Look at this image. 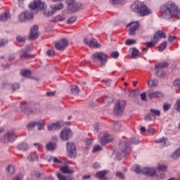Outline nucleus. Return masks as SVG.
Here are the masks:
<instances>
[{
  "label": "nucleus",
  "instance_id": "obj_1",
  "mask_svg": "<svg viewBox=\"0 0 180 180\" xmlns=\"http://www.w3.org/2000/svg\"><path fill=\"white\" fill-rule=\"evenodd\" d=\"M160 12L165 19H179L180 10L174 1H169L160 6Z\"/></svg>",
  "mask_w": 180,
  "mask_h": 180
},
{
  "label": "nucleus",
  "instance_id": "obj_2",
  "mask_svg": "<svg viewBox=\"0 0 180 180\" xmlns=\"http://www.w3.org/2000/svg\"><path fill=\"white\" fill-rule=\"evenodd\" d=\"M140 139L139 138L132 137L130 139L129 141H121L119 144V151L118 155L120 157H126V155H129L130 153H131V144L136 145L139 144Z\"/></svg>",
  "mask_w": 180,
  "mask_h": 180
},
{
  "label": "nucleus",
  "instance_id": "obj_3",
  "mask_svg": "<svg viewBox=\"0 0 180 180\" xmlns=\"http://www.w3.org/2000/svg\"><path fill=\"white\" fill-rule=\"evenodd\" d=\"M131 9L133 12H135V13L140 15V16H147V15L151 13V10L146 6L144 2L141 1H135L131 5Z\"/></svg>",
  "mask_w": 180,
  "mask_h": 180
},
{
  "label": "nucleus",
  "instance_id": "obj_4",
  "mask_svg": "<svg viewBox=\"0 0 180 180\" xmlns=\"http://www.w3.org/2000/svg\"><path fill=\"white\" fill-rule=\"evenodd\" d=\"M109 56L104 52H96L92 55V60L94 63H100L101 67H105L108 63Z\"/></svg>",
  "mask_w": 180,
  "mask_h": 180
},
{
  "label": "nucleus",
  "instance_id": "obj_5",
  "mask_svg": "<svg viewBox=\"0 0 180 180\" xmlns=\"http://www.w3.org/2000/svg\"><path fill=\"white\" fill-rule=\"evenodd\" d=\"M29 8L32 11H36V9L37 11H39V9L43 11L44 9H47V5L41 0H34L30 3Z\"/></svg>",
  "mask_w": 180,
  "mask_h": 180
},
{
  "label": "nucleus",
  "instance_id": "obj_6",
  "mask_svg": "<svg viewBox=\"0 0 180 180\" xmlns=\"http://www.w3.org/2000/svg\"><path fill=\"white\" fill-rule=\"evenodd\" d=\"M126 101L121 100L117 101L114 107V115H117V116H120L123 115L124 112V108H126Z\"/></svg>",
  "mask_w": 180,
  "mask_h": 180
},
{
  "label": "nucleus",
  "instance_id": "obj_7",
  "mask_svg": "<svg viewBox=\"0 0 180 180\" xmlns=\"http://www.w3.org/2000/svg\"><path fill=\"white\" fill-rule=\"evenodd\" d=\"M67 152L70 158H74L77 156V148L74 143L68 142L66 143Z\"/></svg>",
  "mask_w": 180,
  "mask_h": 180
},
{
  "label": "nucleus",
  "instance_id": "obj_8",
  "mask_svg": "<svg viewBox=\"0 0 180 180\" xmlns=\"http://www.w3.org/2000/svg\"><path fill=\"white\" fill-rule=\"evenodd\" d=\"M98 140L101 146H106L108 143L112 141V136L108 132H103L99 134Z\"/></svg>",
  "mask_w": 180,
  "mask_h": 180
},
{
  "label": "nucleus",
  "instance_id": "obj_9",
  "mask_svg": "<svg viewBox=\"0 0 180 180\" xmlns=\"http://www.w3.org/2000/svg\"><path fill=\"white\" fill-rule=\"evenodd\" d=\"M34 18V14H33L31 11H25L21 13L18 15V19L20 22H26V20H32Z\"/></svg>",
  "mask_w": 180,
  "mask_h": 180
},
{
  "label": "nucleus",
  "instance_id": "obj_10",
  "mask_svg": "<svg viewBox=\"0 0 180 180\" xmlns=\"http://www.w3.org/2000/svg\"><path fill=\"white\" fill-rule=\"evenodd\" d=\"M18 139V135L13 130L7 131V133L4 135V143H13L14 140Z\"/></svg>",
  "mask_w": 180,
  "mask_h": 180
},
{
  "label": "nucleus",
  "instance_id": "obj_11",
  "mask_svg": "<svg viewBox=\"0 0 180 180\" xmlns=\"http://www.w3.org/2000/svg\"><path fill=\"white\" fill-rule=\"evenodd\" d=\"M20 108H21L22 112H25L27 115H34V113H37L38 112L37 108L34 107L32 108H29L27 107V103L26 102L21 103Z\"/></svg>",
  "mask_w": 180,
  "mask_h": 180
},
{
  "label": "nucleus",
  "instance_id": "obj_12",
  "mask_svg": "<svg viewBox=\"0 0 180 180\" xmlns=\"http://www.w3.org/2000/svg\"><path fill=\"white\" fill-rule=\"evenodd\" d=\"M84 43L91 49H99L101 47V44L98 43V40L94 38H91L90 40L88 38H84Z\"/></svg>",
  "mask_w": 180,
  "mask_h": 180
},
{
  "label": "nucleus",
  "instance_id": "obj_13",
  "mask_svg": "<svg viewBox=\"0 0 180 180\" xmlns=\"http://www.w3.org/2000/svg\"><path fill=\"white\" fill-rule=\"evenodd\" d=\"M60 137L63 141H67V140L72 137V131L70 129H64L60 132Z\"/></svg>",
  "mask_w": 180,
  "mask_h": 180
},
{
  "label": "nucleus",
  "instance_id": "obj_14",
  "mask_svg": "<svg viewBox=\"0 0 180 180\" xmlns=\"http://www.w3.org/2000/svg\"><path fill=\"white\" fill-rule=\"evenodd\" d=\"M29 51H32V48L30 46H27L25 49L20 51L22 54L20 56V60H23L25 58H34L35 55L29 54Z\"/></svg>",
  "mask_w": 180,
  "mask_h": 180
},
{
  "label": "nucleus",
  "instance_id": "obj_15",
  "mask_svg": "<svg viewBox=\"0 0 180 180\" xmlns=\"http://www.w3.org/2000/svg\"><path fill=\"white\" fill-rule=\"evenodd\" d=\"M169 64L168 63V62H161L160 63H158L157 65H155V70H156L157 72V75H158V77H160V78H164V76L165 75V72H162V75H160V70H162V68H167V67H169Z\"/></svg>",
  "mask_w": 180,
  "mask_h": 180
},
{
  "label": "nucleus",
  "instance_id": "obj_16",
  "mask_svg": "<svg viewBox=\"0 0 180 180\" xmlns=\"http://www.w3.org/2000/svg\"><path fill=\"white\" fill-rule=\"evenodd\" d=\"M30 40H34L36 39H39V25H33V27L30 30V32L29 34Z\"/></svg>",
  "mask_w": 180,
  "mask_h": 180
},
{
  "label": "nucleus",
  "instance_id": "obj_17",
  "mask_svg": "<svg viewBox=\"0 0 180 180\" xmlns=\"http://www.w3.org/2000/svg\"><path fill=\"white\" fill-rule=\"evenodd\" d=\"M67 46H68V41L66 39H62L55 44V47L58 50V51H64Z\"/></svg>",
  "mask_w": 180,
  "mask_h": 180
},
{
  "label": "nucleus",
  "instance_id": "obj_18",
  "mask_svg": "<svg viewBox=\"0 0 180 180\" xmlns=\"http://www.w3.org/2000/svg\"><path fill=\"white\" fill-rule=\"evenodd\" d=\"M127 26H129V35L134 36V34H136V30L140 27V23H139V22H132L129 23Z\"/></svg>",
  "mask_w": 180,
  "mask_h": 180
},
{
  "label": "nucleus",
  "instance_id": "obj_19",
  "mask_svg": "<svg viewBox=\"0 0 180 180\" xmlns=\"http://www.w3.org/2000/svg\"><path fill=\"white\" fill-rule=\"evenodd\" d=\"M82 8V4L79 3H73V4H70L68 6V11L70 12H77Z\"/></svg>",
  "mask_w": 180,
  "mask_h": 180
},
{
  "label": "nucleus",
  "instance_id": "obj_20",
  "mask_svg": "<svg viewBox=\"0 0 180 180\" xmlns=\"http://www.w3.org/2000/svg\"><path fill=\"white\" fill-rule=\"evenodd\" d=\"M155 169L153 167H144L142 169V174L147 176H153V175H155Z\"/></svg>",
  "mask_w": 180,
  "mask_h": 180
},
{
  "label": "nucleus",
  "instance_id": "obj_21",
  "mask_svg": "<svg viewBox=\"0 0 180 180\" xmlns=\"http://www.w3.org/2000/svg\"><path fill=\"white\" fill-rule=\"evenodd\" d=\"M62 124H63V122H54L48 125L47 129L49 131H53V130H60V129H61Z\"/></svg>",
  "mask_w": 180,
  "mask_h": 180
},
{
  "label": "nucleus",
  "instance_id": "obj_22",
  "mask_svg": "<svg viewBox=\"0 0 180 180\" xmlns=\"http://www.w3.org/2000/svg\"><path fill=\"white\" fill-rule=\"evenodd\" d=\"M27 160L30 162H34V161H37V160H39V154L36 152H32L27 155Z\"/></svg>",
  "mask_w": 180,
  "mask_h": 180
},
{
  "label": "nucleus",
  "instance_id": "obj_23",
  "mask_svg": "<svg viewBox=\"0 0 180 180\" xmlns=\"http://www.w3.org/2000/svg\"><path fill=\"white\" fill-rule=\"evenodd\" d=\"M149 99H153V98H162L164 94L161 91L150 92L148 94Z\"/></svg>",
  "mask_w": 180,
  "mask_h": 180
},
{
  "label": "nucleus",
  "instance_id": "obj_24",
  "mask_svg": "<svg viewBox=\"0 0 180 180\" xmlns=\"http://www.w3.org/2000/svg\"><path fill=\"white\" fill-rule=\"evenodd\" d=\"M113 101H115L113 96L112 94H108V96L102 98V101L100 100V102H101V103H112Z\"/></svg>",
  "mask_w": 180,
  "mask_h": 180
},
{
  "label": "nucleus",
  "instance_id": "obj_25",
  "mask_svg": "<svg viewBox=\"0 0 180 180\" xmlns=\"http://www.w3.org/2000/svg\"><path fill=\"white\" fill-rule=\"evenodd\" d=\"M60 171L63 174H72V172H74V169H70L67 165L61 166L60 167Z\"/></svg>",
  "mask_w": 180,
  "mask_h": 180
},
{
  "label": "nucleus",
  "instance_id": "obj_26",
  "mask_svg": "<svg viewBox=\"0 0 180 180\" xmlns=\"http://www.w3.org/2000/svg\"><path fill=\"white\" fill-rule=\"evenodd\" d=\"M17 148L20 151H27L29 150V145L26 142H22L18 145Z\"/></svg>",
  "mask_w": 180,
  "mask_h": 180
},
{
  "label": "nucleus",
  "instance_id": "obj_27",
  "mask_svg": "<svg viewBox=\"0 0 180 180\" xmlns=\"http://www.w3.org/2000/svg\"><path fill=\"white\" fill-rule=\"evenodd\" d=\"M8 19H11V13L9 12L6 11L2 14H0V21L1 22H6Z\"/></svg>",
  "mask_w": 180,
  "mask_h": 180
},
{
  "label": "nucleus",
  "instance_id": "obj_28",
  "mask_svg": "<svg viewBox=\"0 0 180 180\" xmlns=\"http://www.w3.org/2000/svg\"><path fill=\"white\" fill-rule=\"evenodd\" d=\"M50 8L51 11L56 13L57 11H61V9L64 8V4H63V3H60L58 4H56L55 6H51Z\"/></svg>",
  "mask_w": 180,
  "mask_h": 180
},
{
  "label": "nucleus",
  "instance_id": "obj_29",
  "mask_svg": "<svg viewBox=\"0 0 180 180\" xmlns=\"http://www.w3.org/2000/svg\"><path fill=\"white\" fill-rule=\"evenodd\" d=\"M106 174H108L106 170L100 171L96 173V176L98 178V179L105 180V175H106Z\"/></svg>",
  "mask_w": 180,
  "mask_h": 180
},
{
  "label": "nucleus",
  "instance_id": "obj_30",
  "mask_svg": "<svg viewBox=\"0 0 180 180\" xmlns=\"http://www.w3.org/2000/svg\"><path fill=\"white\" fill-rule=\"evenodd\" d=\"M46 148L49 151H54L57 148V145L55 143L49 142L46 144Z\"/></svg>",
  "mask_w": 180,
  "mask_h": 180
},
{
  "label": "nucleus",
  "instance_id": "obj_31",
  "mask_svg": "<svg viewBox=\"0 0 180 180\" xmlns=\"http://www.w3.org/2000/svg\"><path fill=\"white\" fill-rule=\"evenodd\" d=\"M6 172L8 174V175H13L15 174V166L9 165L6 167Z\"/></svg>",
  "mask_w": 180,
  "mask_h": 180
},
{
  "label": "nucleus",
  "instance_id": "obj_32",
  "mask_svg": "<svg viewBox=\"0 0 180 180\" xmlns=\"http://www.w3.org/2000/svg\"><path fill=\"white\" fill-rule=\"evenodd\" d=\"M156 117L153 115V113H149L144 117V120L147 122H151L152 120H155Z\"/></svg>",
  "mask_w": 180,
  "mask_h": 180
},
{
  "label": "nucleus",
  "instance_id": "obj_33",
  "mask_svg": "<svg viewBox=\"0 0 180 180\" xmlns=\"http://www.w3.org/2000/svg\"><path fill=\"white\" fill-rule=\"evenodd\" d=\"M132 171L136 172V174H143V169L139 165H135L132 167Z\"/></svg>",
  "mask_w": 180,
  "mask_h": 180
},
{
  "label": "nucleus",
  "instance_id": "obj_34",
  "mask_svg": "<svg viewBox=\"0 0 180 180\" xmlns=\"http://www.w3.org/2000/svg\"><path fill=\"white\" fill-rule=\"evenodd\" d=\"M70 90L73 95H78V94H79V89L75 85L71 86Z\"/></svg>",
  "mask_w": 180,
  "mask_h": 180
},
{
  "label": "nucleus",
  "instance_id": "obj_35",
  "mask_svg": "<svg viewBox=\"0 0 180 180\" xmlns=\"http://www.w3.org/2000/svg\"><path fill=\"white\" fill-rule=\"evenodd\" d=\"M158 85V79H150L148 82V86L150 87L157 86Z\"/></svg>",
  "mask_w": 180,
  "mask_h": 180
},
{
  "label": "nucleus",
  "instance_id": "obj_36",
  "mask_svg": "<svg viewBox=\"0 0 180 180\" xmlns=\"http://www.w3.org/2000/svg\"><path fill=\"white\" fill-rule=\"evenodd\" d=\"M47 161H48V162H51V161H53V162H56V164H61L60 160L54 156H50L49 158H48Z\"/></svg>",
  "mask_w": 180,
  "mask_h": 180
},
{
  "label": "nucleus",
  "instance_id": "obj_37",
  "mask_svg": "<svg viewBox=\"0 0 180 180\" xmlns=\"http://www.w3.org/2000/svg\"><path fill=\"white\" fill-rule=\"evenodd\" d=\"M139 53L140 52L137 50V49L133 48L131 53V58H137V57H139Z\"/></svg>",
  "mask_w": 180,
  "mask_h": 180
},
{
  "label": "nucleus",
  "instance_id": "obj_38",
  "mask_svg": "<svg viewBox=\"0 0 180 180\" xmlns=\"http://www.w3.org/2000/svg\"><path fill=\"white\" fill-rule=\"evenodd\" d=\"M37 124L38 126V130H43L44 129V127L46 126V122H44V120H40L37 122Z\"/></svg>",
  "mask_w": 180,
  "mask_h": 180
},
{
  "label": "nucleus",
  "instance_id": "obj_39",
  "mask_svg": "<svg viewBox=\"0 0 180 180\" xmlns=\"http://www.w3.org/2000/svg\"><path fill=\"white\" fill-rule=\"evenodd\" d=\"M150 113H152L153 115L155 116V117L156 116H158V117L161 116V111H160V110H155L154 108H151L150 109Z\"/></svg>",
  "mask_w": 180,
  "mask_h": 180
},
{
  "label": "nucleus",
  "instance_id": "obj_40",
  "mask_svg": "<svg viewBox=\"0 0 180 180\" xmlns=\"http://www.w3.org/2000/svg\"><path fill=\"white\" fill-rule=\"evenodd\" d=\"M167 41L162 42L159 46V51H160V53H162V51H164V50L167 49Z\"/></svg>",
  "mask_w": 180,
  "mask_h": 180
},
{
  "label": "nucleus",
  "instance_id": "obj_41",
  "mask_svg": "<svg viewBox=\"0 0 180 180\" xmlns=\"http://www.w3.org/2000/svg\"><path fill=\"white\" fill-rule=\"evenodd\" d=\"M57 177L59 180H75L73 177H70L68 179L65 178V176H63L61 173H58Z\"/></svg>",
  "mask_w": 180,
  "mask_h": 180
},
{
  "label": "nucleus",
  "instance_id": "obj_42",
  "mask_svg": "<svg viewBox=\"0 0 180 180\" xmlns=\"http://www.w3.org/2000/svg\"><path fill=\"white\" fill-rule=\"evenodd\" d=\"M167 141H168V139L165 137L155 140V143H156L157 144H160L161 143H164V144H166Z\"/></svg>",
  "mask_w": 180,
  "mask_h": 180
},
{
  "label": "nucleus",
  "instance_id": "obj_43",
  "mask_svg": "<svg viewBox=\"0 0 180 180\" xmlns=\"http://www.w3.org/2000/svg\"><path fill=\"white\" fill-rule=\"evenodd\" d=\"M174 109L180 113V98L177 100L174 105Z\"/></svg>",
  "mask_w": 180,
  "mask_h": 180
},
{
  "label": "nucleus",
  "instance_id": "obj_44",
  "mask_svg": "<svg viewBox=\"0 0 180 180\" xmlns=\"http://www.w3.org/2000/svg\"><path fill=\"white\" fill-rule=\"evenodd\" d=\"M122 127V124L119 123V122H116L114 123L113 130L115 131H119L120 128Z\"/></svg>",
  "mask_w": 180,
  "mask_h": 180
},
{
  "label": "nucleus",
  "instance_id": "obj_45",
  "mask_svg": "<svg viewBox=\"0 0 180 180\" xmlns=\"http://www.w3.org/2000/svg\"><path fill=\"white\" fill-rule=\"evenodd\" d=\"M145 44L148 49H153V47L155 46L156 43L154 41H151L146 42Z\"/></svg>",
  "mask_w": 180,
  "mask_h": 180
},
{
  "label": "nucleus",
  "instance_id": "obj_46",
  "mask_svg": "<svg viewBox=\"0 0 180 180\" xmlns=\"http://www.w3.org/2000/svg\"><path fill=\"white\" fill-rule=\"evenodd\" d=\"M30 74H32V72H30V70H24L21 71V75L22 77H30Z\"/></svg>",
  "mask_w": 180,
  "mask_h": 180
},
{
  "label": "nucleus",
  "instance_id": "obj_47",
  "mask_svg": "<svg viewBox=\"0 0 180 180\" xmlns=\"http://www.w3.org/2000/svg\"><path fill=\"white\" fill-rule=\"evenodd\" d=\"M99 151H102V146L99 145H96L93 149H92V153H99Z\"/></svg>",
  "mask_w": 180,
  "mask_h": 180
},
{
  "label": "nucleus",
  "instance_id": "obj_48",
  "mask_svg": "<svg viewBox=\"0 0 180 180\" xmlns=\"http://www.w3.org/2000/svg\"><path fill=\"white\" fill-rule=\"evenodd\" d=\"M156 33L160 39H165L167 37V34L162 31H157Z\"/></svg>",
  "mask_w": 180,
  "mask_h": 180
},
{
  "label": "nucleus",
  "instance_id": "obj_49",
  "mask_svg": "<svg viewBox=\"0 0 180 180\" xmlns=\"http://www.w3.org/2000/svg\"><path fill=\"white\" fill-rule=\"evenodd\" d=\"M77 21V17L73 16L70 18L68 20H67V23H68V25H71L72 23H74L75 22Z\"/></svg>",
  "mask_w": 180,
  "mask_h": 180
},
{
  "label": "nucleus",
  "instance_id": "obj_50",
  "mask_svg": "<svg viewBox=\"0 0 180 180\" xmlns=\"http://www.w3.org/2000/svg\"><path fill=\"white\" fill-rule=\"evenodd\" d=\"M36 126H37V122H32L27 124V129H33V128L36 127Z\"/></svg>",
  "mask_w": 180,
  "mask_h": 180
},
{
  "label": "nucleus",
  "instance_id": "obj_51",
  "mask_svg": "<svg viewBox=\"0 0 180 180\" xmlns=\"http://www.w3.org/2000/svg\"><path fill=\"white\" fill-rule=\"evenodd\" d=\"M86 150H88V147H91L92 146V139H89L88 138L86 139Z\"/></svg>",
  "mask_w": 180,
  "mask_h": 180
},
{
  "label": "nucleus",
  "instance_id": "obj_52",
  "mask_svg": "<svg viewBox=\"0 0 180 180\" xmlns=\"http://www.w3.org/2000/svg\"><path fill=\"white\" fill-rule=\"evenodd\" d=\"M115 176H117V178H120V179H124V174H123L122 172L117 171L115 173Z\"/></svg>",
  "mask_w": 180,
  "mask_h": 180
},
{
  "label": "nucleus",
  "instance_id": "obj_53",
  "mask_svg": "<svg viewBox=\"0 0 180 180\" xmlns=\"http://www.w3.org/2000/svg\"><path fill=\"white\" fill-rule=\"evenodd\" d=\"M125 44L127 46H131V44H136V40L135 39H127L125 41Z\"/></svg>",
  "mask_w": 180,
  "mask_h": 180
},
{
  "label": "nucleus",
  "instance_id": "obj_54",
  "mask_svg": "<svg viewBox=\"0 0 180 180\" xmlns=\"http://www.w3.org/2000/svg\"><path fill=\"white\" fill-rule=\"evenodd\" d=\"M170 108L171 104L166 103L163 105V110H165V112H167V110H169Z\"/></svg>",
  "mask_w": 180,
  "mask_h": 180
},
{
  "label": "nucleus",
  "instance_id": "obj_55",
  "mask_svg": "<svg viewBox=\"0 0 180 180\" xmlns=\"http://www.w3.org/2000/svg\"><path fill=\"white\" fill-rule=\"evenodd\" d=\"M158 171H167V166L164 165H159L158 166Z\"/></svg>",
  "mask_w": 180,
  "mask_h": 180
},
{
  "label": "nucleus",
  "instance_id": "obj_56",
  "mask_svg": "<svg viewBox=\"0 0 180 180\" xmlns=\"http://www.w3.org/2000/svg\"><path fill=\"white\" fill-rule=\"evenodd\" d=\"M110 56H111L112 58H115L116 59V58H119L120 54H119V52L114 51V52H112L110 53Z\"/></svg>",
  "mask_w": 180,
  "mask_h": 180
},
{
  "label": "nucleus",
  "instance_id": "obj_57",
  "mask_svg": "<svg viewBox=\"0 0 180 180\" xmlns=\"http://www.w3.org/2000/svg\"><path fill=\"white\" fill-rule=\"evenodd\" d=\"M16 40L19 43H23V42L25 41V37H23L20 36V35L17 36Z\"/></svg>",
  "mask_w": 180,
  "mask_h": 180
},
{
  "label": "nucleus",
  "instance_id": "obj_58",
  "mask_svg": "<svg viewBox=\"0 0 180 180\" xmlns=\"http://www.w3.org/2000/svg\"><path fill=\"white\" fill-rule=\"evenodd\" d=\"M173 85L174 86H176V88H178V89H179L180 88V79H176L173 82Z\"/></svg>",
  "mask_w": 180,
  "mask_h": 180
},
{
  "label": "nucleus",
  "instance_id": "obj_59",
  "mask_svg": "<svg viewBox=\"0 0 180 180\" xmlns=\"http://www.w3.org/2000/svg\"><path fill=\"white\" fill-rule=\"evenodd\" d=\"M160 37L158 35V34L155 32V34L153 35V41L155 42L156 44L160 41Z\"/></svg>",
  "mask_w": 180,
  "mask_h": 180
},
{
  "label": "nucleus",
  "instance_id": "obj_60",
  "mask_svg": "<svg viewBox=\"0 0 180 180\" xmlns=\"http://www.w3.org/2000/svg\"><path fill=\"white\" fill-rule=\"evenodd\" d=\"M55 20L56 22H63V20H64V17H63V15H57L55 18Z\"/></svg>",
  "mask_w": 180,
  "mask_h": 180
},
{
  "label": "nucleus",
  "instance_id": "obj_61",
  "mask_svg": "<svg viewBox=\"0 0 180 180\" xmlns=\"http://www.w3.org/2000/svg\"><path fill=\"white\" fill-rule=\"evenodd\" d=\"M122 2V0H110V4L112 5H119Z\"/></svg>",
  "mask_w": 180,
  "mask_h": 180
},
{
  "label": "nucleus",
  "instance_id": "obj_62",
  "mask_svg": "<svg viewBox=\"0 0 180 180\" xmlns=\"http://www.w3.org/2000/svg\"><path fill=\"white\" fill-rule=\"evenodd\" d=\"M8 44V40L6 39H0V47H4L5 44Z\"/></svg>",
  "mask_w": 180,
  "mask_h": 180
},
{
  "label": "nucleus",
  "instance_id": "obj_63",
  "mask_svg": "<svg viewBox=\"0 0 180 180\" xmlns=\"http://www.w3.org/2000/svg\"><path fill=\"white\" fill-rule=\"evenodd\" d=\"M47 54L49 57H52V56H54V50L53 49H49L47 51Z\"/></svg>",
  "mask_w": 180,
  "mask_h": 180
},
{
  "label": "nucleus",
  "instance_id": "obj_64",
  "mask_svg": "<svg viewBox=\"0 0 180 180\" xmlns=\"http://www.w3.org/2000/svg\"><path fill=\"white\" fill-rule=\"evenodd\" d=\"M23 179V174H20L18 175H17L14 179L13 180H22Z\"/></svg>",
  "mask_w": 180,
  "mask_h": 180
}]
</instances>
